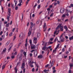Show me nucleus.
<instances>
[{
    "mask_svg": "<svg viewBox=\"0 0 73 73\" xmlns=\"http://www.w3.org/2000/svg\"><path fill=\"white\" fill-rule=\"evenodd\" d=\"M64 38H63V39H60L61 42H64Z\"/></svg>",
    "mask_w": 73,
    "mask_h": 73,
    "instance_id": "nucleus-47",
    "label": "nucleus"
},
{
    "mask_svg": "<svg viewBox=\"0 0 73 73\" xmlns=\"http://www.w3.org/2000/svg\"><path fill=\"white\" fill-rule=\"evenodd\" d=\"M60 30L61 31H63V27L60 26Z\"/></svg>",
    "mask_w": 73,
    "mask_h": 73,
    "instance_id": "nucleus-14",
    "label": "nucleus"
},
{
    "mask_svg": "<svg viewBox=\"0 0 73 73\" xmlns=\"http://www.w3.org/2000/svg\"><path fill=\"white\" fill-rule=\"evenodd\" d=\"M53 65H54V61H53V60H52V61L51 64V66H53Z\"/></svg>",
    "mask_w": 73,
    "mask_h": 73,
    "instance_id": "nucleus-26",
    "label": "nucleus"
},
{
    "mask_svg": "<svg viewBox=\"0 0 73 73\" xmlns=\"http://www.w3.org/2000/svg\"><path fill=\"white\" fill-rule=\"evenodd\" d=\"M27 53L25 52L24 51L23 52V54H24L25 56H26V55H27Z\"/></svg>",
    "mask_w": 73,
    "mask_h": 73,
    "instance_id": "nucleus-33",
    "label": "nucleus"
},
{
    "mask_svg": "<svg viewBox=\"0 0 73 73\" xmlns=\"http://www.w3.org/2000/svg\"><path fill=\"white\" fill-rule=\"evenodd\" d=\"M70 6H71V7H73V4H71L70 5Z\"/></svg>",
    "mask_w": 73,
    "mask_h": 73,
    "instance_id": "nucleus-62",
    "label": "nucleus"
},
{
    "mask_svg": "<svg viewBox=\"0 0 73 73\" xmlns=\"http://www.w3.org/2000/svg\"><path fill=\"white\" fill-rule=\"evenodd\" d=\"M9 16H7V19L8 20H9V16H11V14H8Z\"/></svg>",
    "mask_w": 73,
    "mask_h": 73,
    "instance_id": "nucleus-27",
    "label": "nucleus"
},
{
    "mask_svg": "<svg viewBox=\"0 0 73 73\" xmlns=\"http://www.w3.org/2000/svg\"><path fill=\"white\" fill-rule=\"evenodd\" d=\"M14 69L15 72V73H17V68H16V67Z\"/></svg>",
    "mask_w": 73,
    "mask_h": 73,
    "instance_id": "nucleus-25",
    "label": "nucleus"
},
{
    "mask_svg": "<svg viewBox=\"0 0 73 73\" xmlns=\"http://www.w3.org/2000/svg\"><path fill=\"white\" fill-rule=\"evenodd\" d=\"M62 52H64L65 51V48H63L62 49Z\"/></svg>",
    "mask_w": 73,
    "mask_h": 73,
    "instance_id": "nucleus-44",
    "label": "nucleus"
},
{
    "mask_svg": "<svg viewBox=\"0 0 73 73\" xmlns=\"http://www.w3.org/2000/svg\"><path fill=\"white\" fill-rule=\"evenodd\" d=\"M20 36H21V37H23V33H21L20 34L19 37H20Z\"/></svg>",
    "mask_w": 73,
    "mask_h": 73,
    "instance_id": "nucleus-20",
    "label": "nucleus"
},
{
    "mask_svg": "<svg viewBox=\"0 0 73 73\" xmlns=\"http://www.w3.org/2000/svg\"><path fill=\"white\" fill-rule=\"evenodd\" d=\"M61 26V24H60L57 27V28H56V29L57 30L58 29H59L60 28V26Z\"/></svg>",
    "mask_w": 73,
    "mask_h": 73,
    "instance_id": "nucleus-15",
    "label": "nucleus"
},
{
    "mask_svg": "<svg viewBox=\"0 0 73 73\" xmlns=\"http://www.w3.org/2000/svg\"><path fill=\"white\" fill-rule=\"evenodd\" d=\"M25 46H28V43H26Z\"/></svg>",
    "mask_w": 73,
    "mask_h": 73,
    "instance_id": "nucleus-56",
    "label": "nucleus"
},
{
    "mask_svg": "<svg viewBox=\"0 0 73 73\" xmlns=\"http://www.w3.org/2000/svg\"><path fill=\"white\" fill-rule=\"evenodd\" d=\"M24 66H25V63H22V65L21 68L22 69H23V68H24Z\"/></svg>",
    "mask_w": 73,
    "mask_h": 73,
    "instance_id": "nucleus-8",
    "label": "nucleus"
},
{
    "mask_svg": "<svg viewBox=\"0 0 73 73\" xmlns=\"http://www.w3.org/2000/svg\"><path fill=\"white\" fill-rule=\"evenodd\" d=\"M40 7H41V5H38V6L37 8L38 9H40Z\"/></svg>",
    "mask_w": 73,
    "mask_h": 73,
    "instance_id": "nucleus-42",
    "label": "nucleus"
},
{
    "mask_svg": "<svg viewBox=\"0 0 73 73\" xmlns=\"http://www.w3.org/2000/svg\"><path fill=\"white\" fill-rule=\"evenodd\" d=\"M50 8H48L47 9V10L49 11L48 13L49 12V11H50Z\"/></svg>",
    "mask_w": 73,
    "mask_h": 73,
    "instance_id": "nucleus-54",
    "label": "nucleus"
},
{
    "mask_svg": "<svg viewBox=\"0 0 73 73\" xmlns=\"http://www.w3.org/2000/svg\"><path fill=\"white\" fill-rule=\"evenodd\" d=\"M40 36V33H37V38H39V37Z\"/></svg>",
    "mask_w": 73,
    "mask_h": 73,
    "instance_id": "nucleus-9",
    "label": "nucleus"
},
{
    "mask_svg": "<svg viewBox=\"0 0 73 73\" xmlns=\"http://www.w3.org/2000/svg\"><path fill=\"white\" fill-rule=\"evenodd\" d=\"M22 60V58H21V57H19V61H21Z\"/></svg>",
    "mask_w": 73,
    "mask_h": 73,
    "instance_id": "nucleus-36",
    "label": "nucleus"
},
{
    "mask_svg": "<svg viewBox=\"0 0 73 73\" xmlns=\"http://www.w3.org/2000/svg\"><path fill=\"white\" fill-rule=\"evenodd\" d=\"M42 57V55H39L38 56V58H41Z\"/></svg>",
    "mask_w": 73,
    "mask_h": 73,
    "instance_id": "nucleus-17",
    "label": "nucleus"
},
{
    "mask_svg": "<svg viewBox=\"0 0 73 73\" xmlns=\"http://www.w3.org/2000/svg\"><path fill=\"white\" fill-rule=\"evenodd\" d=\"M31 29H29V31L28 33V36H30V35H31V34L32 33V31H31Z\"/></svg>",
    "mask_w": 73,
    "mask_h": 73,
    "instance_id": "nucleus-4",
    "label": "nucleus"
},
{
    "mask_svg": "<svg viewBox=\"0 0 73 73\" xmlns=\"http://www.w3.org/2000/svg\"><path fill=\"white\" fill-rule=\"evenodd\" d=\"M71 72H72V70H70L68 71V73H71Z\"/></svg>",
    "mask_w": 73,
    "mask_h": 73,
    "instance_id": "nucleus-52",
    "label": "nucleus"
},
{
    "mask_svg": "<svg viewBox=\"0 0 73 73\" xmlns=\"http://www.w3.org/2000/svg\"><path fill=\"white\" fill-rule=\"evenodd\" d=\"M64 28L66 29V31H67V30H68V27H67V26H65L64 27Z\"/></svg>",
    "mask_w": 73,
    "mask_h": 73,
    "instance_id": "nucleus-21",
    "label": "nucleus"
},
{
    "mask_svg": "<svg viewBox=\"0 0 73 73\" xmlns=\"http://www.w3.org/2000/svg\"><path fill=\"white\" fill-rule=\"evenodd\" d=\"M44 73H48V72H49V70H44Z\"/></svg>",
    "mask_w": 73,
    "mask_h": 73,
    "instance_id": "nucleus-12",
    "label": "nucleus"
},
{
    "mask_svg": "<svg viewBox=\"0 0 73 73\" xmlns=\"http://www.w3.org/2000/svg\"><path fill=\"white\" fill-rule=\"evenodd\" d=\"M15 3V6H16L17 5V1H14Z\"/></svg>",
    "mask_w": 73,
    "mask_h": 73,
    "instance_id": "nucleus-35",
    "label": "nucleus"
},
{
    "mask_svg": "<svg viewBox=\"0 0 73 73\" xmlns=\"http://www.w3.org/2000/svg\"><path fill=\"white\" fill-rule=\"evenodd\" d=\"M13 34V33L11 32L9 34V36L10 37L11 36H12V35Z\"/></svg>",
    "mask_w": 73,
    "mask_h": 73,
    "instance_id": "nucleus-31",
    "label": "nucleus"
},
{
    "mask_svg": "<svg viewBox=\"0 0 73 73\" xmlns=\"http://www.w3.org/2000/svg\"><path fill=\"white\" fill-rule=\"evenodd\" d=\"M9 23H8V24H7L6 25V26L7 27H9Z\"/></svg>",
    "mask_w": 73,
    "mask_h": 73,
    "instance_id": "nucleus-51",
    "label": "nucleus"
},
{
    "mask_svg": "<svg viewBox=\"0 0 73 73\" xmlns=\"http://www.w3.org/2000/svg\"><path fill=\"white\" fill-rule=\"evenodd\" d=\"M20 64H21V62H20L19 61L18 62H17V65L18 66L19 65H20Z\"/></svg>",
    "mask_w": 73,
    "mask_h": 73,
    "instance_id": "nucleus-29",
    "label": "nucleus"
},
{
    "mask_svg": "<svg viewBox=\"0 0 73 73\" xmlns=\"http://www.w3.org/2000/svg\"><path fill=\"white\" fill-rule=\"evenodd\" d=\"M33 42L34 43V44H37V41H33Z\"/></svg>",
    "mask_w": 73,
    "mask_h": 73,
    "instance_id": "nucleus-60",
    "label": "nucleus"
},
{
    "mask_svg": "<svg viewBox=\"0 0 73 73\" xmlns=\"http://www.w3.org/2000/svg\"><path fill=\"white\" fill-rule=\"evenodd\" d=\"M2 37L3 39H4V38H5V35H2Z\"/></svg>",
    "mask_w": 73,
    "mask_h": 73,
    "instance_id": "nucleus-43",
    "label": "nucleus"
},
{
    "mask_svg": "<svg viewBox=\"0 0 73 73\" xmlns=\"http://www.w3.org/2000/svg\"><path fill=\"white\" fill-rule=\"evenodd\" d=\"M16 36H14V38L13 39V41H14V40H15V39H16Z\"/></svg>",
    "mask_w": 73,
    "mask_h": 73,
    "instance_id": "nucleus-40",
    "label": "nucleus"
},
{
    "mask_svg": "<svg viewBox=\"0 0 73 73\" xmlns=\"http://www.w3.org/2000/svg\"><path fill=\"white\" fill-rule=\"evenodd\" d=\"M66 16L65 15V14H64L62 16V17H65Z\"/></svg>",
    "mask_w": 73,
    "mask_h": 73,
    "instance_id": "nucleus-63",
    "label": "nucleus"
},
{
    "mask_svg": "<svg viewBox=\"0 0 73 73\" xmlns=\"http://www.w3.org/2000/svg\"><path fill=\"white\" fill-rule=\"evenodd\" d=\"M31 49H35V45L34 44H32L31 46Z\"/></svg>",
    "mask_w": 73,
    "mask_h": 73,
    "instance_id": "nucleus-5",
    "label": "nucleus"
},
{
    "mask_svg": "<svg viewBox=\"0 0 73 73\" xmlns=\"http://www.w3.org/2000/svg\"><path fill=\"white\" fill-rule=\"evenodd\" d=\"M66 12H67V13H69V12H70V11H68L67 10L66 11Z\"/></svg>",
    "mask_w": 73,
    "mask_h": 73,
    "instance_id": "nucleus-59",
    "label": "nucleus"
},
{
    "mask_svg": "<svg viewBox=\"0 0 73 73\" xmlns=\"http://www.w3.org/2000/svg\"><path fill=\"white\" fill-rule=\"evenodd\" d=\"M17 54V52H15L14 53L15 55H16V54Z\"/></svg>",
    "mask_w": 73,
    "mask_h": 73,
    "instance_id": "nucleus-61",
    "label": "nucleus"
},
{
    "mask_svg": "<svg viewBox=\"0 0 73 73\" xmlns=\"http://www.w3.org/2000/svg\"><path fill=\"white\" fill-rule=\"evenodd\" d=\"M31 26L30 27V29H32V27H33V26L34 25V24H33V23L32 22H31Z\"/></svg>",
    "mask_w": 73,
    "mask_h": 73,
    "instance_id": "nucleus-6",
    "label": "nucleus"
},
{
    "mask_svg": "<svg viewBox=\"0 0 73 73\" xmlns=\"http://www.w3.org/2000/svg\"><path fill=\"white\" fill-rule=\"evenodd\" d=\"M65 22H67V21H68V19L65 20Z\"/></svg>",
    "mask_w": 73,
    "mask_h": 73,
    "instance_id": "nucleus-64",
    "label": "nucleus"
},
{
    "mask_svg": "<svg viewBox=\"0 0 73 73\" xmlns=\"http://www.w3.org/2000/svg\"><path fill=\"white\" fill-rule=\"evenodd\" d=\"M28 64L31 67V68H33V67H34V66L33 65V64H32V63H31V61L28 62Z\"/></svg>",
    "mask_w": 73,
    "mask_h": 73,
    "instance_id": "nucleus-3",
    "label": "nucleus"
},
{
    "mask_svg": "<svg viewBox=\"0 0 73 73\" xmlns=\"http://www.w3.org/2000/svg\"><path fill=\"white\" fill-rule=\"evenodd\" d=\"M8 12L10 14L11 13V9H8Z\"/></svg>",
    "mask_w": 73,
    "mask_h": 73,
    "instance_id": "nucleus-30",
    "label": "nucleus"
},
{
    "mask_svg": "<svg viewBox=\"0 0 73 73\" xmlns=\"http://www.w3.org/2000/svg\"><path fill=\"white\" fill-rule=\"evenodd\" d=\"M33 54L32 53L30 54V57H32Z\"/></svg>",
    "mask_w": 73,
    "mask_h": 73,
    "instance_id": "nucleus-55",
    "label": "nucleus"
},
{
    "mask_svg": "<svg viewBox=\"0 0 73 73\" xmlns=\"http://www.w3.org/2000/svg\"><path fill=\"white\" fill-rule=\"evenodd\" d=\"M63 35L62 34L60 36V40H61V39L64 38H63V37H62Z\"/></svg>",
    "mask_w": 73,
    "mask_h": 73,
    "instance_id": "nucleus-16",
    "label": "nucleus"
},
{
    "mask_svg": "<svg viewBox=\"0 0 73 73\" xmlns=\"http://www.w3.org/2000/svg\"><path fill=\"white\" fill-rule=\"evenodd\" d=\"M15 28H14L12 30V32H14L15 31Z\"/></svg>",
    "mask_w": 73,
    "mask_h": 73,
    "instance_id": "nucleus-49",
    "label": "nucleus"
},
{
    "mask_svg": "<svg viewBox=\"0 0 73 73\" xmlns=\"http://www.w3.org/2000/svg\"><path fill=\"white\" fill-rule=\"evenodd\" d=\"M45 27H46V23H44L43 25V28L45 29Z\"/></svg>",
    "mask_w": 73,
    "mask_h": 73,
    "instance_id": "nucleus-23",
    "label": "nucleus"
},
{
    "mask_svg": "<svg viewBox=\"0 0 73 73\" xmlns=\"http://www.w3.org/2000/svg\"><path fill=\"white\" fill-rule=\"evenodd\" d=\"M48 66H49V64H47L45 66V67L46 68H48Z\"/></svg>",
    "mask_w": 73,
    "mask_h": 73,
    "instance_id": "nucleus-48",
    "label": "nucleus"
},
{
    "mask_svg": "<svg viewBox=\"0 0 73 73\" xmlns=\"http://www.w3.org/2000/svg\"><path fill=\"white\" fill-rule=\"evenodd\" d=\"M59 31H58V33H57V31H55L54 32V35H58V33H59Z\"/></svg>",
    "mask_w": 73,
    "mask_h": 73,
    "instance_id": "nucleus-10",
    "label": "nucleus"
},
{
    "mask_svg": "<svg viewBox=\"0 0 73 73\" xmlns=\"http://www.w3.org/2000/svg\"><path fill=\"white\" fill-rule=\"evenodd\" d=\"M70 40H72V39H73V36H72L71 37H70L69 38Z\"/></svg>",
    "mask_w": 73,
    "mask_h": 73,
    "instance_id": "nucleus-28",
    "label": "nucleus"
},
{
    "mask_svg": "<svg viewBox=\"0 0 73 73\" xmlns=\"http://www.w3.org/2000/svg\"><path fill=\"white\" fill-rule=\"evenodd\" d=\"M18 5L19 7H20V6H21V3H20L18 4Z\"/></svg>",
    "mask_w": 73,
    "mask_h": 73,
    "instance_id": "nucleus-50",
    "label": "nucleus"
},
{
    "mask_svg": "<svg viewBox=\"0 0 73 73\" xmlns=\"http://www.w3.org/2000/svg\"><path fill=\"white\" fill-rule=\"evenodd\" d=\"M0 30H1V21H0Z\"/></svg>",
    "mask_w": 73,
    "mask_h": 73,
    "instance_id": "nucleus-34",
    "label": "nucleus"
},
{
    "mask_svg": "<svg viewBox=\"0 0 73 73\" xmlns=\"http://www.w3.org/2000/svg\"><path fill=\"white\" fill-rule=\"evenodd\" d=\"M6 51V48H5L3 50V53H5Z\"/></svg>",
    "mask_w": 73,
    "mask_h": 73,
    "instance_id": "nucleus-19",
    "label": "nucleus"
},
{
    "mask_svg": "<svg viewBox=\"0 0 73 73\" xmlns=\"http://www.w3.org/2000/svg\"><path fill=\"white\" fill-rule=\"evenodd\" d=\"M19 1L20 3H22L23 2L22 0H19Z\"/></svg>",
    "mask_w": 73,
    "mask_h": 73,
    "instance_id": "nucleus-46",
    "label": "nucleus"
},
{
    "mask_svg": "<svg viewBox=\"0 0 73 73\" xmlns=\"http://www.w3.org/2000/svg\"><path fill=\"white\" fill-rule=\"evenodd\" d=\"M73 67V64L70 63V69H72Z\"/></svg>",
    "mask_w": 73,
    "mask_h": 73,
    "instance_id": "nucleus-7",
    "label": "nucleus"
},
{
    "mask_svg": "<svg viewBox=\"0 0 73 73\" xmlns=\"http://www.w3.org/2000/svg\"><path fill=\"white\" fill-rule=\"evenodd\" d=\"M48 44H53V42H48Z\"/></svg>",
    "mask_w": 73,
    "mask_h": 73,
    "instance_id": "nucleus-39",
    "label": "nucleus"
},
{
    "mask_svg": "<svg viewBox=\"0 0 73 73\" xmlns=\"http://www.w3.org/2000/svg\"><path fill=\"white\" fill-rule=\"evenodd\" d=\"M34 71H35V68H33L32 69V72H34Z\"/></svg>",
    "mask_w": 73,
    "mask_h": 73,
    "instance_id": "nucleus-41",
    "label": "nucleus"
},
{
    "mask_svg": "<svg viewBox=\"0 0 73 73\" xmlns=\"http://www.w3.org/2000/svg\"><path fill=\"white\" fill-rule=\"evenodd\" d=\"M9 46H10V48L8 49L9 51V50H10L11 49V48L12 47V44H10Z\"/></svg>",
    "mask_w": 73,
    "mask_h": 73,
    "instance_id": "nucleus-13",
    "label": "nucleus"
},
{
    "mask_svg": "<svg viewBox=\"0 0 73 73\" xmlns=\"http://www.w3.org/2000/svg\"><path fill=\"white\" fill-rule=\"evenodd\" d=\"M37 55V52H35L34 53V57H36Z\"/></svg>",
    "mask_w": 73,
    "mask_h": 73,
    "instance_id": "nucleus-11",
    "label": "nucleus"
},
{
    "mask_svg": "<svg viewBox=\"0 0 73 73\" xmlns=\"http://www.w3.org/2000/svg\"><path fill=\"white\" fill-rule=\"evenodd\" d=\"M31 64H33V63H34V64H36V62H34L33 61H32V62H31Z\"/></svg>",
    "mask_w": 73,
    "mask_h": 73,
    "instance_id": "nucleus-57",
    "label": "nucleus"
},
{
    "mask_svg": "<svg viewBox=\"0 0 73 73\" xmlns=\"http://www.w3.org/2000/svg\"><path fill=\"white\" fill-rule=\"evenodd\" d=\"M37 39L36 38V37H34V39H33V41H37Z\"/></svg>",
    "mask_w": 73,
    "mask_h": 73,
    "instance_id": "nucleus-18",
    "label": "nucleus"
},
{
    "mask_svg": "<svg viewBox=\"0 0 73 73\" xmlns=\"http://www.w3.org/2000/svg\"><path fill=\"white\" fill-rule=\"evenodd\" d=\"M9 41H8L6 44V45H8V44H9Z\"/></svg>",
    "mask_w": 73,
    "mask_h": 73,
    "instance_id": "nucleus-38",
    "label": "nucleus"
},
{
    "mask_svg": "<svg viewBox=\"0 0 73 73\" xmlns=\"http://www.w3.org/2000/svg\"><path fill=\"white\" fill-rule=\"evenodd\" d=\"M48 47H46V46H44L42 48V50H44L45 52L47 51V50H48Z\"/></svg>",
    "mask_w": 73,
    "mask_h": 73,
    "instance_id": "nucleus-2",
    "label": "nucleus"
},
{
    "mask_svg": "<svg viewBox=\"0 0 73 73\" xmlns=\"http://www.w3.org/2000/svg\"><path fill=\"white\" fill-rule=\"evenodd\" d=\"M18 7L17 6L15 7V9L16 10H17L18 9Z\"/></svg>",
    "mask_w": 73,
    "mask_h": 73,
    "instance_id": "nucleus-53",
    "label": "nucleus"
},
{
    "mask_svg": "<svg viewBox=\"0 0 73 73\" xmlns=\"http://www.w3.org/2000/svg\"><path fill=\"white\" fill-rule=\"evenodd\" d=\"M58 41V38H57V37H56L54 40V42H56V41Z\"/></svg>",
    "mask_w": 73,
    "mask_h": 73,
    "instance_id": "nucleus-37",
    "label": "nucleus"
},
{
    "mask_svg": "<svg viewBox=\"0 0 73 73\" xmlns=\"http://www.w3.org/2000/svg\"><path fill=\"white\" fill-rule=\"evenodd\" d=\"M59 45H60V44H57L56 47L55 48V50H53V53H56V50H57V48H58Z\"/></svg>",
    "mask_w": 73,
    "mask_h": 73,
    "instance_id": "nucleus-1",
    "label": "nucleus"
},
{
    "mask_svg": "<svg viewBox=\"0 0 73 73\" xmlns=\"http://www.w3.org/2000/svg\"><path fill=\"white\" fill-rule=\"evenodd\" d=\"M40 23V20H38V21H36V24H38Z\"/></svg>",
    "mask_w": 73,
    "mask_h": 73,
    "instance_id": "nucleus-45",
    "label": "nucleus"
},
{
    "mask_svg": "<svg viewBox=\"0 0 73 73\" xmlns=\"http://www.w3.org/2000/svg\"><path fill=\"white\" fill-rule=\"evenodd\" d=\"M5 64L3 65L2 66V69H4V68H5Z\"/></svg>",
    "mask_w": 73,
    "mask_h": 73,
    "instance_id": "nucleus-32",
    "label": "nucleus"
},
{
    "mask_svg": "<svg viewBox=\"0 0 73 73\" xmlns=\"http://www.w3.org/2000/svg\"><path fill=\"white\" fill-rule=\"evenodd\" d=\"M18 28H17L16 30V32H18Z\"/></svg>",
    "mask_w": 73,
    "mask_h": 73,
    "instance_id": "nucleus-58",
    "label": "nucleus"
},
{
    "mask_svg": "<svg viewBox=\"0 0 73 73\" xmlns=\"http://www.w3.org/2000/svg\"><path fill=\"white\" fill-rule=\"evenodd\" d=\"M29 43L31 45H32V41L31 40H29Z\"/></svg>",
    "mask_w": 73,
    "mask_h": 73,
    "instance_id": "nucleus-24",
    "label": "nucleus"
},
{
    "mask_svg": "<svg viewBox=\"0 0 73 73\" xmlns=\"http://www.w3.org/2000/svg\"><path fill=\"white\" fill-rule=\"evenodd\" d=\"M60 12L61 13H63L64 12V10H63L62 9H61L60 10Z\"/></svg>",
    "mask_w": 73,
    "mask_h": 73,
    "instance_id": "nucleus-22",
    "label": "nucleus"
}]
</instances>
